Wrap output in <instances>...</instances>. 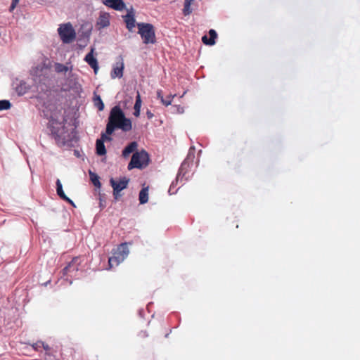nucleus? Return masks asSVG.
I'll use <instances>...</instances> for the list:
<instances>
[{
  "mask_svg": "<svg viewBox=\"0 0 360 360\" xmlns=\"http://www.w3.org/2000/svg\"><path fill=\"white\" fill-rule=\"evenodd\" d=\"M55 70L57 72H67L70 70V68L67 65H64L60 63H56L55 65Z\"/></svg>",
  "mask_w": 360,
  "mask_h": 360,
  "instance_id": "nucleus-21",
  "label": "nucleus"
},
{
  "mask_svg": "<svg viewBox=\"0 0 360 360\" xmlns=\"http://www.w3.org/2000/svg\"><path fill=\"white\" fill-rule=\"evenodd\" d=\"M123 18L124 19L127 28L129 30V31H132L136 25V20L133 8L129 10L127 14L123 16Z\"/></svg>",
  "mask_w": 360,
  "mask_h": 360,
  "instance_id": "nucleus-12",
  "label": "nucleus"
},
{
  "mask_svg": "<svg viewBox=\"0 0 360 360\" xmlns=\"http://www.w3.org/2000/svg\"><path fill=\"white\" fill-rule=\"evenodd\" d=\"M147 114H148V117L149 118H151V117H153V114H152V113H150V112H147Z\"/></svg>",
  "mask_w": 360,
  "mask_h": 360,
  "instance_id": "nucleus-31",
  "label": "nucleus"
},
{
  "mask_svg": "<svg viewBox=\"0 0 360 360\" xmlns=\"http://www.w3.org/2000/svg\"><path fill=\"white\" fill-rule=\"evenodd\" d=\"M139 32L143 42L146 44H154L155 42V34L154 27L149 23H138Z\"/></svg>",
  "mask_w": 360,
  "mask_h": 360,
  "instance_id": "nucleus-4",
  "label": "nucleus"
},
{
  "mask_svg": "<svg viewBox=\"0 0 360 360\" xmlns=\"http://www.w3.org/2000/svg\"><path fill=\"white\" fill-rule=\"evenodd\" d=\"M100 205H101V207H103V203H102V200H101V199H100Z\"/></svg>",
  "mask_w": 360,
  "mask_h": 360,
  "instance_id": "nucleus-33",
  "label": "nucleus"
},
{
  "mask_svg": "<svg viewBox=\"0 0 360 360\" xmlns=\"http://www.w3.org/2000/svg\"><path fill=\"white\" fill-rule=\"evenodd\" d=\"M89 174H90L91 180L92 183L94 184V185L96 187H100L101 183L98 179V176L91 172H89Z\"/></svg>",
  "mask_w": 360,
  "mask_h": 360,
  "instance_id": "nucleus-22",
  "label": "nucleus"
},
{
  "mask_svg": "<svg viewBox=\"0 0 360 360\" xmlns=\"http://www.w3.org/2000/svg\"><path fill=\"white\" fill-rule=\"evenodd\" d=\"M112 134H108L107 132V129L105 130V133H103L101 134V139H99L98 140H101L102 142H105V141H110L112 140V138L110 137V135Z\"/></svg>",
  "mask_w": 360,
  "mask_h": 360,
  "instance_id": "nucleus-24",
  "label": "nucleus"
},
{
  "mask_svg": "<svg viewBox=\"0 0 360 360\" xmlns=\"http://www.w3.org/2000/svg\"><path fill=\"white\" fill-rule=\"evenodd\" d=\"M94 51L95 48L91 47L90 52L85 56L84 60L94 69L95 74H97L99 67L97 59L94 56Z\"/></svg>",
  "mask_w": 360,
  "mask_h": 360,
  "instance_id": "nucleus-9",
  "label": "nucleus"
},
{
  "mask_svg": "<svg viewBox=\"0 0 360 360\" xmlns=\"http://www.w3.org/2000/svg\"><path fill=\"white\" fill-rule=\"evenodd\" d=\"M13 89L17 94L20 96L24 95L27 93L31 89V84H28L26 81L19 79H15L13 82Z\"/></svg>",
  "mask_w": 360,
  "mask_h": 360,
  "instance_id": "nucleus-8",
  "label": "nucleus"
},
{
  "mask_svg": "<svg viewBox=\"0 0 360 360\" xmlns=\"http://www.w3.org/2000/svg\"><path fill=\"white\" fill-rule=\"evenodd\" d=\"M70 265H69L68 266L65 267V268L64 269V271H65V272H67V271L69 270V269H70Z\"/></svg>",
  "mask_w": 360,
  "mask_h": 360,
  "instance_id": "nucleus-32",
  "label": "nucleus"
},
{
  "mask_svg": "<svg viewBox=\"0 0 360 360\" xmlns=\"http://www.w3.org/2000/svg\"><path fill=\"white\" fill-rule=\"evenodd\" d=\"M44 115L49 119V124L51 131L56 135V138L61 143L64 144L69 141L70 137L65 125V118L62 108H58L54 105L49 104L45 106L44 110Z\"/></svg>",
  "mask_w": 360,
  "mask_h": 360,
  "instance_id": "nucleus-1",
  "label": "nucleus"
},
{
  "mask_svg": "<svg viewBox=\"0 0 360 360\" xmlns=\"http://www.w3.org/2000/svg\"><path fill=\"white\" fill-rule=\"evenodd\" d=\"M149 163V155L148 153L142 150L133 154L131 161L128 165V169L133 168L143 169L148 166Z\"/></svg>",
  "mask_w": 360,
  "mask_h": 360,
  "instance_id": "nucleus-3",
  "label": "nucleus"
},
{
  "mask_svg": "<svg viewBox=\"0 0 360 360\" xmlns=\"http://www.w3.org/2000/svg\"><path fill=\"white\" fill-rule=\"evenodd\" d=\"M75 154L77 156L79 155V153L77 150H75Z\"/></svg>",
  "mask_w": 360,
  "mask_h": 360,
  "instance_id": "nucleus-34",
  "label": "nucleus"
},
{
  "mask_svg": "<svg viewBox=\"0 0 360 360\" xmlns=\"http://www.w3.org/2000/svg\"><path fill=\"white\" fill-rule=\"evenodd\" d=\"M94 105L99 111H102L104 109V103L99 96H96L94 98Z\"/></svg>",
  "mask_w": 360,
  "mask_h": 360,
  "instance_id": "nucleus-20",
  "label": "nucleus"
},
{
  "mask_svg": "<svg viewBox=\"0 0 360 360\" xmlns=\"http://www.w3.org/2000/svg\"><path fill=\"white\" fill-rule=\"evenodd\" d=\"M11 104L9 101L1 100L0 101V111L4 110L10 109Z\"/></svg>",
  "mask_w": 360,
  "mask_h": 360,
  "instance_id": "nucleus-23",
  "label": "nucleus"
},
{
  "mask_svg": "<svg viewBox=\"0 0 360 360\" xmlns=\"http://www.w3.org/2000/svg\"><path fill=\"white\" fill-rule=\"evenodd\" d=\"M124 68V61L120 58L118 62L114 65L113 69L110 73L112 79L121 78L123 76V70Z\"/></svg>",
  "mask_w": 360,
  "mask_h": 360,
  "instance_id": "nucleus-10",
  "label": "nucleus"
},
{
  "mask_svg": "<svg viewBox=\"0 0 360 360\" xmlns=\"http://www.w3.org/2000/svg\"><path fill=\"white\" fill-rule=\"evenodd\" d=\"M19 1L20 0H12V3H11V5L10 6V11H13L15 8L16 7V6L18 5V4L19 3Z\"/></svg>",
  "mask_w": 360,
  "mask_h": 360,
  "instance_id": "nucleus-27",
  "label": "nucleus"
},
{
  "mask_svg": "<svg viewBox=\"0 0 360 360\" xmlns=\"http://www.w3.org/2000/svg\"><path fill=\"white\" fill-rule=\"evenodd\" d=\"M96 150L98 155H104L106 154V149L104 143L101 140H96Z\"/></svg>",
  "mask_w": 360,
  "mask_h": 360,
  "instance_id": "nucleus-17",
  "label": "nucleus"
},
{
  "mask_svg": "<svg viewBox=\"0 0 360 360\" xmlns=\"http://www.w3.org/2000/svg\"><path fill=\"white\" fill-rule=\"evenodd\" d=\"M41 344L42 345V346H43V347H44V349L45 350H49V347L48 345L44 344V342H41Z\"/></svg>",
  "mask_w": 360,
  "mask_h": 360,
  "instance_id": "nucleus-30",
  "label": "nucleus"
},
{
  "mask_svg": "<svg viewBox=\"0 0 360 360\" xmlns=\"http://www.w3.org/2000/svg\"><path fill=\"white\" fill-rule=\"evenodd\" d=\"M129 250L127 243L121 244L114 252L113 256L109 258L108 263L110 268L118 266L129 255Z\"/></svg>",
  "mask_w": 360,
  "mask_h": 360,
  "instance_id": "nucleus-5",
  "label": "nucleus"
},
{
  "mask_svg": "<svg viewBox=\"0 0 360 360\" xmlns=\"http://www.w3.org/2000/svg\"><path fill=\"white\" fill-rule=\"evenodd\" d=\"M140 110L141 109H134V116H136V117H139V115H140Z\"/></svg>",
  "mask_w": 360,
  "mask_h": 360,
  "instance_id": "nucleus-29",
  "label": "nucleus"
},
{
  "mask_svg": "<svg viewBox=\"0 0 360 360\" xmlns=\"http://www.w3.org/2000/svg\"><path fill=\"white\" fill-rule=\"evenodd\" d=\"M115 129H120L124 131H129L132 129L131 120L125 117L119 106H115L110 110L107 124L108 134H112Z\"/></svg>",
  "mask_w": 360,
  "mask_h": 360,
  "instance_id": "nucleus-2",
  "label": "nucleus"
},
{
  "mask_svg": "<svg viewBox=\"0 0 360 360\" xmlns=\"http://www.w3.org/2000/svg\"><path fill=\"white\" fill-rule=\"evenodd\" d=\"M148 200V188H143L139 193V201L141 204H145Z\"/></svg>",
  "mask_w": 360,
  "mask_h": 360,
  "instance_id": "nucleus-18",
  "label": "nucleus"
},
{
  "mask_svg": "<svg viewBox=\"0 0 360 360\" xmlns=\"http://www.w3.org/2000/svg\"><path fill=\"white\" fill-rule=\"evenodd\" d=\"M210 39L207 38L206 35L202 37V42L206 45L212 46L215 44V39L217 37V32L214 30H210L209 31Z\"/></svg>",
  "mask_w": 360,
  "mask_h": 360,
  "instance_id": "nucleus-15",
  "label": "nucleus"
},
{
  "mask_svg": "<svg viewBox=\"0 0 360 360\" xmlns=\"http://www.w3.org/2000/svg\"><path fill=\"white\" fill-rule=\"evenodd\" d=\"M58 32L61 40L65 44L72 42L76 37L75 31L70 22L60 25Z\"/></svg>",
  "mask_w": 360,
  "mask_h": 360,
  "instance_id": "nucleus-6",
  "label": "nucleus"
},
{
  "mask_svg": "<svg viewBox=\"0 0 360 360\" xmlns=\"http://www.w3.org/2000/svg\"><path fill=\"white\" fill-rule=\"evenodd\" d=\"M103 4L114 10L123 11L126 8V5L122 0H103Z\"/></svg>",
  "mask_w": 360,
  "mask_h": 360,
  "instance_id": "nucleus-11",
  "label": "nucleus"
},
{
  "mask_svg": "<svg viewBox=\"0 0 360 360\" xmlns=\"http://www.w3.org/2000/svg\"><path fill=\"white\" fill-rule=\"evenodd\" d=\"M56 191L57 194L60 196V198L63 200L68 202L71 205H74V202L72 200H70L64 193L63 189L62 184L60 181V179H57L56 181Z\"/></svg>",
  "mask_w": 360,
  "mask_h": 360,
  "instance_id": "nucleus-14",
  "label": "nucleus"
},
{
  "mask_svg": "<svg viewBox=\"0 0 360 360\" xmlns=\"http://www.w3.org/2000/svg\"><path fill=\"white\" fill-rule=\"evenodd\" d=\"M157 96H158V98H160L161 100V102H162V99H165L163 98V96L162 94V91L160 90L158 91L157 92Z\"/></svg>",
  "mask_w": 360,
  "mask_h": 360,
  "instance_id": "nucleus-28",
  "label": "nucleus"
},
{
  "mask_svg": "<svg viewBox=\"0 0 360 360\" xmlns=\"http://www.w3.org/2000/svg\"><path fill=\"white\" fill-rule=\"evenodd\" d=\"M174 96H172L170 95L167 99H162V103L165 105H169L171 104L172 103V98Z\"/></svg>",
  "mask_w": 360,
  "mask_h": 360,
  "instance_id": "nucleus-26",
  "label": "nucleus"
},
{
  "mask_svg": "<svg viewBox=\"0 0 360 360\" xmlns=\"http://www.w3.org/2000/svg\"><path fill=\"white\" fill-rule=\"evenodd\" d=\"M110 15L107 13L100 14L96 23L98 29H103L110 25Z\"/></svg>",
  "mask_w": 360,
  "mask_h": 360,
  "instance_id": "nucleus-13",
  "label": "nucleus"
},
{
  "mask_svg": "<svg viewBox=\"0 0 360 360\" xmlns=\"http://www.w3.org/2000/svg\"><path fill=\"white\" fill-rule=\"evenodd\" d=\"M194 0H185L184 1V10H183V12H184V14L185 15H190L192 12L191 11V5L192 4V2Z\"/></svg>",
  "mask_w": 360,
  "mask_h": 360,
  "instance_id": "nucleus-19",
  "label": "nucleus"
},
{
  "mask_svg": "<svg viewBox=\"0 0 360 360\" xmlns=\"http://www.w3.org/2000/svg\"><path fill=\"white\" fill-rule=\"evenodd\" d=\"M141 99L140 94L138 93V94L136 96V103L134 105V109H141Z\"/></svg>",
  "mask_w": 360,
  "mask_h": 360,
  "instance_id": "nucleus-25",
  "label": "nucleus"
},
{
  "mask_svg": "<svg viewBox=\"0 0 360 360\" xmlns=\"http://www.w3.org/2000/svg\"><path fill=\"white\" fill-rule=\"evenodd\" d=\"M129 181V179L126 177L121 178L119 180H115L113 178L110 179V183L113 188V195L116 199L120 196V192L127 188Z\"/></svg>",
  "mask_w": 360,
  "mask_h": 360,
  "instance_id": "nucleus-7",
  "label": "nucleus"
},
{
  "mask_svg": "<svg viewBox=\"0 0 360 360\" xmlns=\"http://www.w3.org/2000/svg\"><path fill=\"white\" fill-rule=\"evenodd\" d=\"M138 147V143L136 141L131 142L127 146L122 150V156L127 158L129 155L134 152Z\"/></svg>",
  "mask_w": 360,
  "mask_h": 360,
  "instance_id": "nucleus-16",
  "label": "nucleus"
}]
</instances>
